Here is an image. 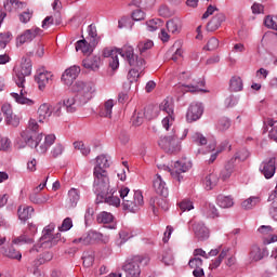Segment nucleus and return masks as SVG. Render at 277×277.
<instances>
[{
  "label": "nucleus",
  "instance_id": "1",
  "mask_svg": "<svg viewBox=\"0 0 277 277\" xmlns=\"http://www.w3.org/2000/svg\"><path fill=\"white\" fill-rule=\"evenodd\" d=\"M13 72V78L17 88H19V93H11L12 98L18 105H28V107H31L34 101L27 98V89L25 88V83H27L25 77L31 75V60L23 57L21 66L14 67Z\"/></svg>",
  "mask_w": 277,
  "mask_h": 277
},
{
  "label": "nucleus",
  "instance_id": "2",
  "mask_svg": "<svg viewBox=\"0 0 277 277\" xmlns=\"http://www.w3.org/2000/svg\"><path fill=\"white\" fill-rule=\"evenodd\" d=\"M118 55H121L129 66H146V61L144 58L135 55V50L133 47L126 44L119 50H114L111 48H105L103 51L104 57H109V66L113 70H117L120 66V61H118Z\"/></svg>",
  "mask_w": 277,
  "mask_h": 277
},
{
  "label": "nucleus",
  "instance_id": "3",
  "mask_svg": "<svg viewBox=\"0 0 277 277\" xmlns=\"http://www.w3.org/2000/svg\"><path fill=\"white\" fill-rule=\"evenodd\" d=\"M120 198L122 200V206L124 211H130V213H137L144 207V195L140 190L131 189L127 186H122L119 190Z\"/></svg>",
  "mask_w": 277,
  "mask_h": 277
},
{
  "label": "nucleus",
  "instance_id": "4",
  "mask_svg": "<svg viewBox=\"0 0 277 277\" xmlns=\"http://www.w3.org/2000/svg\"><path fill=\"white\" fill-rule=\"evenodd\" d=\"M96 167L94 168V183L96 192H105L109 187V176L105 168H109V160L105 155L97 156Z\"/></svg>",
  "mask_w": 277,
  "mask_h": 277
},
{
  "label": "nucleus",
  "instance_id": "5",
  "mask_svg": "<svg viewBox=\"0 0 277 277\" xmlns=\"http://www.w3.org/2000/svg\"><path fill=\"white\" fill-rule=\"evenodd\" d=\"M172 131V134L164 135L158 141V146H160V148H162V150H164V153H168L169 155L180 153L181 140H185V137H187V130H184V134L182 137H179V134H176V131H174V129Z\"/></svg>",
  "mask_w": 277,
  "mask_h": 277
},
{
  "label": "nucleus",
  "instance_id": "6",
  "mask_svg": "<svg viewBox=\"0 0 277 277\" xmlns=\"http://www.w3.org/2000/svg\"><path fill=\"white\" fill-rule=\"evenodd\" d=\"M55 232V224H50L43 228V235L40 238L41 248L48 249L53 248V246H57L60 241H62V234L57 233L53 235Z\"/></svg>",
  "mask_w": 277,
  "mask_h": 277
},
{
  "label": "nucleus",
  "instance_id": "7",
  "mask_svg": "<svg viewBox=\"0 0 277 277\" xmlns=\"http://www.w3.org/2000/svg\"><path fill=\"white\" fill-rule=\"evenodd\" d=\"M144 261L145 265H147L148 259L141 255H135L132 259L126 261L122 266L126 277H140V274H142V268H140V264L144 263Z\"/></svg>",
  "mask_w": 277,
  "mask_h": 277
},
{
  "label": "nucleus",
  "instance_id": "8",
  "mask_svg": "<svg viewBox=\"0 0 277 277\" xmlns=\"http://www.w3.org/2000/svg\"><path fill=\"white\" fill-rule=\"evenodd\" d=\"M74 92L77 93L76 98L80 100V105H85L92 100V94H94V84L78 81L72 85Z\"/></svg>",
  "mask_w": 277,
  "mask_h": 277
},
{
  "label": "nucleus",
  "instance_id": "9",
  "mask_svg": "<svg viewBox=\"0 0 277 277\" xmlns=\"http://www.w3.org/2000/svg\"><path fill=\"white\" fill-rule=\"evenodd\" d=\"M39 128L40 126H38V121H36V119L29 120L27 129L21 133L25 144H28L29 146H38V141L34 140H36L38 135H42L38 133Z\"/></svg>",
  "mask_w": 277,
  "mask_h": 277
},
{
  "label": "nucleus",
  "instance_id": "10",
  "mask_svg": "<svg viewBox=\"0 0 277 277\" xmlns=\"http://www.w3.org/2000/svg\"><path fill=\"white\" fill-rule=\"evenodd\" d=\"M109 180L108 187L105 190H96L95 184H93V192L97 197L102 198L106 205H110V207H120V197H118V192L110 189L109 190Z\"/></svg>",
  "mask_w": 277,
  "mask_h": 277
},
{
  "label": "nucleus",
  "instance_id": "11",
  "mask_svg": "<svg viewBox=\"0 0 277 277\" xmlns=\"http://www.w3.org/2000/svg\"><path fill=\"white\" fill-rule=\"evenodd\" d=\"M248 150L242 149L236 154L234 158H232L227 164L225 166V169L221 172V179L222 181H228L230 176H233V172H235V161H246L248 159Z\"/></svg>",
  "mask_w": 277,
  "mask_h": 277
},
{
  "label": "nucleus",
  "instance_id": "12",
  "mask_svg": "<svg viewBox=\"0 0 277 277\" xmlns=\"http://www.w3.org/2000/svg\"><path fill=\"white\" fill-rule=\"evenodd\" d=\"M157 111H159L158 107H148L144 111H134L132 116V124L134 127H141V124H144V118H147L148 120H153V118H157Z\"/></svg>",
  "mask_w": 277,
  "mask_h": 277
},
{
  "label": "nucleus",
  "instance_id": "13",
  "mask_svg": "<svg viewBox=\"0 0 277 277\" xmlns=\"http://www.w3.org/2000/svg\"><path fill=\"white\" fill-rule=\"evenodd\" d=\"M192 168V162H189L187 159L177 160L175 161L172 169H169V172L175 181L181 183V180L183 179V174L187 172Z\"/></svg>",
  "mask_w": 277,
  "mask_h": 277
},
{
  "label": "nucleus",
  "instance_id": "14",
  "mask_svg": "<svg viewBox=\"0 0 277 277\" xmlns=\"http://www.w3.org/2000/svg\"><path fill=\"white\" fill-rule=\"evenodd\" d=\"M34 142H37V146H30V148H36L37 153L39 155H44L55 144V135L49 134L45 136L44 142H42V134L38 135L36 138H34Z\"/></svg>",
  "mask_w": 277,
  "mask_h": 277
},
{
  "label": "nucleus",
  "instance_id": "15",
  "mask_svg": "<svg viewBox=\"0 0 277 277\" xmlns=\"http://www.w3.org/2000/svg\"><path fill=\"white\" fill-rule=\"evenodd\" d=\"M42 34V29L36 27L26 29L22 35H19L16 38V45L23 47L26 42H31V40H35L37 36H40Z\"/></svg>",
  "mask_w": 277,
  "mask_h": 277
},
{
  "label": "nucleus",
  "instance_id": "16",
  "mask_svg": "<svg viewBox=\"0 0 277 277\" xmlns=\"http://www.w3.org/2000/svg\"><path fill=\"white\" fill-rule=\"evenodd\" d=\"M203 111L202 104L196 102L192 103L186 114L187 122H196V120H200Z\"/></svg>",
  "mask_w": 277,
  "mask_h": 277
},
{
  "label": "nucleus",
  "instance_id": "17",
  "mask_svg": "<svg viewBox=\"0 0 277 277\" xmlns=\"http://www.w3.org/2000/svg\"><path fill=\"white\" fill-rule=\"evenodd\" d=\"M103 239V234L94 230H90L82 237L75 239L74 243H82V246H90V243H95V241H101Z\"/></svg>",
  "mask_w": 277,
  "mask_h": 277
},
{
  "label": "nucleus",
  "instance_id": "18",
  "mask_svg": "<svg viewBox=\"0 0 277 277\" xmlns=\"http://www.w3.org/2000/svg\"><path fill=\"white\" fill-rule=\"evenodd\" d=\"M79 72H81V68L79 66H71L67 68L62 75V81L65 85H72L77 77H79Z\"/></svg>",
  "mask_w": 277,
  "mask_h": 277
},
{
  "label": "nucleus",
  "instance_id": "19",
  "mask_svg": "<svg viewBox=\"0 0 277 277\" xmlns=\"http://www.w3.org/2000/svg\"><path fill=\"white\" fill-rule=\"evenodd\" d=\"M153 187L155 192L159 194V196H163L164 198L168 196V184H166V181L161 174H156L153 181Z\"/></svg>",
  "mask_w": 277,
  "mask_h": 277
},
{
  "label": "nucleus",
  "instance_id": "20",
  "mask_svg": "<svg viewBox=\"0 0 277 277\" xmlns=\"http://www.w3.org/2000/svg\"><path fill=\"white\" fill-rule=\"evenodd\" d=\"M79 200H81V190L79 188H70L66 200L67 209H75L79 205Z\"/></svg>",
  "mask_w": 277,
  "mask_h": 277
},
{
  "label": "nucleus",
  "instance_id": "21",
  "mask_svg": "<svg viewBox=\"0 0 277 277\" xmlns=\"http://www.w3.org/2000/svg\"><path fill=\"white\" fill-rule=\"evenodd\" d=\"M36 81L39 85L40 90H44L47 85L50 83H53V74L50 71H39L38 75L36 76Z\"/></svg>",
  "mask_w": 277,
  "mask_h": 277
},
{
  "label": "nucleus",
  "instance_id": "22",
  "mask_svg": "<svg viewBox=\"0 0 277 277\" xmlns=\"http://www.w3.org/2000/svg\"><path fill=\"white\" fill-rule=\"evenodd\" d=\"M260 170L265 179H272L276 174V158H271L267 162H263Z\"/></svg>",
  "mask_w": 277,
  "mask_h": 277
},
{
  "label": "nucleus",
  "instance_id": "23",
  "mask_svg": "<svg viewBox=\"0 0 277 277\" xmlns=\"http://www.w3.org/2000/svg\"><path fill=\"white\" fill-rule=\"evenodd\" d=\"M188 267L193 271V276L195 277H203L205 269L202 268V259L200 258H192L188 262Z\"/></svg>",
  "mask_w": 277,
  "mask_h": 277
},
{
  "label": "nucleus",
  "instance_id": "24",
  "mask_svg": "<svg viewBox=\"0 0 277 277\" xmlns=\"http://www.w3.org/2000/svg\"><path fill=\"white\" fill-rule=\"evenodd\" d=\"M263 256H265V251L259 247V245L254 243L249 249V261L250 263H256L261 260H263Z\"/></svg>",
  "mask_w": 277,
  "mask_h": 277
},
{
  "label": "nucleus",
  "instance_id": "25",
  "mask_svg": "<svg viewBox=\"0 0 277 277\" xmlns=\"http://www.w3.org/2000/svg\"><path fill=\"white\" fill-rule=\"evenodd\" d=\"M193 230L195 237L198 238V241H206V239L209 237V228H207V226H205L202 223H195L193 225Z\"/></svg>",
  "mask_w": 277,
  "mask_h": 277
},
{
  "label": "nucleus",
  "instance_id": "26",
  "mask_svg": "<svg viewBox=\"0 0 277 277\" xmlns=\"http://www.w3.org/2000/svg\"><path fill=\"white\" fill-rule=\"evenodd\" d=\"M63 105L68 114H75L77 107L83 104H81V100L77 98V96H69L64 100Z\"/></svg>",
  "mask_w": 277,
  "mask_h": 277
},
{
  "label": "nucleus",
  "instance_id": "27",
  "mask_svg": "<svg viewBox=\"0 0 277 277\" xmlns=\"http://www.w3.org/2000/svg\"><path fill=\"white\" fill-rule=\"evenodd\" d=\"M226 21V16L224 13H217L212 19L208 23L207 29L208 31H215L222 27V24Z\"/></svg>",
  "mask_w": 277,
  "mask_h": 277
},
{
  "label": "nucleus",
  "instance_id": "28",
  "mask_svg": "<svg viewBox=\"0 0 277 277\" xmlns=\"http://www.w3.org/2000/svg\"><path fill=\"white\" fill-rule=\"evenodd\" d=\"M17 215L22 222H27L34 215V207L21 206L17 210Z\"/></svg>",
  "mask_w": 277,
  "mask_h": 277
},
{
  "label": "nucleus",
  "instance_id": "29",
  "mask_svg": "<svg viewBox=\"0 0 277 277\" xmlns=\"http://www.w3.org/2000/svg\"><path fill=\"white\" fill-rule=\"evenodd\" d=\"M25 8H27V2L19 0H6V2H4V10H6V12H12V10H25Z\"/></svg>",
  "mask_w": 277,
  "mask_h": 277
},
{
  "label": "nucleus",
  "instance_id": "30",
  "mask_svg": "<svg viewBox=\"0 0 277 277\" xmlns=\"http://www.w3.org/2000/svg\"><path fill=\"white\" fill-rule=\"evenodd\" d=\"M51 114H53V110H51V104H41L38 108L39 122H44V120L51 118Z\"/></svg>",
  "mask_w": 277,
  "mask_h": 277
},
{
  "label": "nucleus",
  "instance_id": "31",
  "mask_svg": "<svg viewBox=\"0 0 277 277\" xmlns=\"http://www.w3.org/2000/svg\"><path fill=\"white\" fill-rule=\"evenodd\" d=\"M84 68L89 70H98L101 66V56H91L82 62Z\"/></svg>",
  "mask_w": 277,
  "mask_h": 277
},
{
  "label": "nucleus",
  "instance_id": "32",
  "mask_svg": "<svg viewBox=\"0 0 277 277\" xmlns=\"http://www.w3.org/2000/svg\"><path fill=\"white\" fill-rule=\"evenodd\" d=\"M220 183V174L217 172L212 171L205 179V185L207 189H213Z\"/></svg>",
  "mask_w": 277,
  "mask_h": 277
},
{
  "label": "nucleus",
  "instance_id": "33",
  "mask_svg": "<svg viewBox=\"0 0 277 277\" xmlns=\"http://www.w3.org/2000/svg\"><path fill=\"white\" fill-rule=\"evenodd\" d=\"M114 105H116V102L114 100H107L100 110V116L102 118H111Z\"/></svg>",
  "mask_w": 277,
  "mask_h": 277
},
{
  "label": "nucleus",
  "instance_id": "34",
  "mask_svg": "<svg viewBox=\"0 0 277 277\" xmlns=\"http://www.w3.org/2000/svg\"><path fill=\"white\" fill-rule=\"evenodd\" d=\"M230 92H241L243 90V80L239 76H233L229 80Z\"/></svg>",
  "mask_w": 277,
  "mask_h": 277
},
{
  "label": "nucleus",
  "instance_id": "35",
  "mask_svg": "<svg viewBox=\"0 0 277 277\" xmlns=\"http://www.w3.org/2000/svg\"><path fill=\"white\" fill-rule=\"evenodd\" d=\"M216 202L221 209H230L235 205L234 199L230 196L219 195Z\"/></svg>",
  "mask_w": 277,
  "mask_h": 277
},
{
  "label": "nucleus",
  "instance_id": "36",
  "mask_svg": "<svg viewBox=\"0 0 277 277\" xmlns=\"http://www.w3.org/2000/svg\"><path fill=\"white\" fill-rule=\"evenodd\" d=\"M3 256H6L8 259H13L15 261H21L23 259V253L21 251L16 250L14 246H10L8 249L2 251Z\"/></svg>",
  "mask_w": 277,
  "mask_h": 277
},
{
  "label": "nucleus",
  "instance_id": "37",
  "mask_svg": "<svg viewBox=\"0 0 277 277\" xmlns=\"http://www.w3.org/2000/svg\"><path fill=\"white\" fill-rule=\"evenodd\" d=\"M145 66L146 65H143L142 67L132 66V68L130 69V71L128 74V79H129L130 83H133V81H137V79H140V76L142 75V72H144Z\"/></svg>",
  "mask_w": 277,
  "mask_h": 277
},
{
  "label": "nucleus",
  "instance_id": "38",
  "mask_svg": "<svg viewBox=\"0 0 277 277\" xmlns=\"http://www.w3.org/2000/svg\"><path fill=\"white\" fill-rule=\"evenodd\" d=\"M181 19L172 18L167 22V29L170 34H180L181 32Z\"/></svg>",
  "mask_w": 277,
  "mask_h": 277
},
{
  "label": "nucleus",
  "instance_id": "39",
  "mask_svg": "<svg viewBox=\"0 0 277 277\" xmlns=\"http://www.w3.org/2000/svg\"><path fill=\"white\" fill-rule=\"evenodd\" d=\"M76 51H81V53H83V55H90L92 53V51H94V48H92L90 45V43H88V41H85V39H83V40H79L76 43Z\"/></svg>",
  "mask_w": 277,
  "mask_h": 277
},
{
  "label": "nucleus",
  "instance_id": "40",
  "mask_svg": "<svg viewBox=\"0 0 277 277\" xmlns=\"http://www.w3.org/2000/svg\"><path fill=\"white\" fill-rule=\"evenodd\" d=\"M159 110L167 114V116H174V104L168 100H163L159 105Z\"/></svg>",
  "mask_w": 277,
  "mask_h": 277
},
{
  "label": "nucleus",
  "instance_id": "41",
  "mask_svg": "<svg viewBox=\"0 0 277 277\" xmlns=\"http://www.w3.org/2000/svg\"><path fill=\"white\" fill-rule=\"evenodd\" d=\"M51 197L49 195H38V194H32L29 197L30 202L34 205H47Z\"/></svg>",
  "mask_w": 277,
  "mask_h": 277
},
{
  "label": "nucleus",
  "instance_id": "42",
  "mask_svg": "<svg viewBox=\"0 0 277 277\" xmlns=\"http://www.w3.org/2000/svg\"><path fill=\"white\" fill-rule=\"evenodd\" d=\"M261 202V198L259 197H250L248 199H246L245 201H242L241 207L248 211L250 209H254V207H256V205H259Z\"/></svg>",
  "mask_w": 277,
  "mask_h": 277
},
{
  "label": "nucleus",
  "instance_id": "43",
  "mask_svg": "<svg viewBox=\"0 0 277 277\" xmlns=\"http://www.w3.org/2000/svg\"><path fill=\"white\" fill-rule=\"evenodd\" d=\"M96 220L98 224H111L114 222V214L104 211L97 215Z\"/></svg>",
  "mask_w": 277,
  "mask_h": 277
},
{
  "label": "nucleus",
  "instance_id": "44",
  "mask_svg": "<svg viewBox=\"0 0 277 277\" xmlns=\"http://www.w3.org/2000/svg\"><path fill=\"white\" fill-rule=\"evenodd\" d=\"M186 88V92H207L202 90V88H205V80H199L197 82L187 84Z\"/></svg>",
  "mask_w": 277,
  "mask_h": 277
},
{
  "label": "nucleus",
  "instance_id": "45",
  "mask_svg": "<svg viewBox=\"0 0 277 277\" xmlns=\"http://www.w3.org/2000/svg\"><path fill=\"white\" fill-rule=\"evenodd\" d=\"M50 261H53V252L44 251L39 255L36 265H44V263H49Z\"/></svg>",
  "mask_w": 277,
  "mask_h": 277
},
{
  "label": "nucleus",
  "instance_id": "46",
  "mask_svg": "<svg viewBox=\"0 0 277 277\" xmlns=\"http://www.w3.org/2000/svg\"><path fill=\"white\" fill-rule=\"evenodd\" d=\"M74 148L75 150H80L81 155L87 157V155H90V147L84 145L82 141H76L74 142Z\"/></svg>",
  "mask_w": 277,
  "mask_h": 277
},
{
  "label": "nucleus",
  "instance_id": "47",
  "mask_svg": "<svg viewBox=\"0 0 277 277\" xmlns=\"http://www.w3.org/2000/svg\"><path fill=\"white\" fill-rule=\"evenodd\" d=\"M216 129L221 132L228 131L230 129V119L226 117L221 118L216 124Z\"/></svg>",
  "mask_w": 277,
  "mask_h": 277
},
{
  "label": "nucleus",
  "instance_id": "48",
  "mask_svg": "<svg viewBox=\"0 0 277 277\" xmlns=\"http://www.w3.org/2000/svg\"><path fill=\"white\" fill-rule=\"evenodd\" d=\"M146 25L148 31H157V29H159L163 25V22L159 18H156L146 22Z\"/></svg>",
  "mask_w": 277,
  "mask_h": 277
},
{
  "label": "nucleus",
  "instance_id": "49",
  "mask_svg": "<svg viewBox=\"0 0 277 277\" xmlns=\"http://www.w3.org/2000/svg\"><path fill=\"white\" fill-rule=\"evenodd\" d=\"M159 16H162V18H170V16H174V11H172L168 5L162 4L158 9Z\"/></svg>",
  "mask_w": 277,
  "mask_h": 277
},
{
  "label": "nucleus",
  "instance_id": "50",
  "mask_svg": "<svg viewBox=\"0 0 277 277\" xmlns=\"http://www.w3.org/2000/svg\"><path fill=\"white\" fill-rule=\"evenodd\" d=\"M154 45L155 43L153 42V40H144L138 42L137 49L142 54V53H146V51L150 50V48Z\"/></svg>",
  "mask_w": 277,
  "mask_h": 277
},
{
  "label": "nucleus",
  "instance_id": "51",
  "mask_svg": "<svg viewBox=\"0 0 277 277\" xmlns=\"http://www.w3.org/2000/svg\"><path fill=\"white\" fill-rule=\"evenodd\" d=\"M12 243H14L15 246H21V243H34V238L28 237L27 235L24 234L13 239Z\"/></svg>",
  "mask_w": 277,
  "mask_h": 277
},
{
  "label": "nucleus",
  "instance_id": "52",
  "mask_svg": "<svg viewBox=\"0 0 277 277\" xmlns=\"http://www.w3.org/2000/svg\"><path fill=\"white\" fill-rule=\"evenodd\" d=\"M174 115H167L161 121L163 129H166V131H170V128L174 126Z\"/></svg>",
  "mask_w": 277,
  "mask_h": 277
},
{
  "label": "nucleus",
  "instance_id": "53",
  "mask_svg": "<svg viewBox=\"0 0 277 277\" xmlns=\"http://www.w3.org/2000/svg\"><path fill=\"white\" fill-rule=\"evenodd\" d=\"M12 40V34L10 32H0V49H5L8 42Z\"/></svg>",
  "mask_w": 277,
  "mask_h": 277
},
{
  "label": "nucleus",
  "instance_id": "54",
  "mask_svg": "<svg viewBox=\"0 0 277 277\" xmlns=\"http://www.w3.org/2000/svg\"><path fill=\"white\" fill-rule=\"evenodd\" d=\"M205 214L207 215V217H217V208H215L214 205L209 203L208 206H206Z\"/></svg>",
  "mask_w": 277,
  "mask_h": 277
},
{
  "label": "nucleus",
  "instance_id": "55",
  "mask_svg": "<svg viewBox=\"0 0 277 277\" xmlns=\"http://www.w3.org/2000/svg\"><path fill=\"white\" fill-rule=\"evenodd\" d=\"M179 207L183 212L192 211V209H194V203L189 201V199H184L179 203Z\"/></svg>",
  "mask_w": 277,
  "mask_h": 277
},
{
  "label": "nucleus",
  "instance_id": "56",
  "mask_svg": "<svg viewBox=\"0 0 277 277\" xmlns=\"http://www.w3.org/2000/svg\"><path fill=\"white\" fill-rule=\"evenodd\" d=\"M34 16V11H25L19 14V21L21 23L27 24L31 21V17Z\"/></svg>",
  "mask_w": 277,
  "mask_h": 277
},
{
  "label": "nucleus",
  "instance_id": "57",
  "mask_svg": "<svg viewBox=\"0 0 277 277\" xmlns=\"http://www.w3.org/2000/svg\"><path fill=\"white\" fill-rule=\"evenodd\" d=\"M193 142H195V144H199L200 146H205V144H207V137L196 132L193 134Z\"/></svg>",
  "mask_w": 277,
  "mask_h": 277
},
{
  "label": "nucleus",
  "instance_id": "58",
  "mask_svg": "<svg viewBox=\"0 0 277 277\" xmlns=\"http://www.w3.org/2000/svg\"><path fill=\"white\" fill-rule=\"evenodd\" d=\"M5 122L11 127H18V124H21V118H18L16 115H11L10 117L5 118Z\"/></svg>",
  "mask_w": 277,
  "mask_h": 277
},
{
  "label": "nucleus",
  "instance_id": "59",
  "mask_svg": "<svg viewBox=\"0 0 277 277\" xmlns=\"http://www.w3.org/2000/svg\"><path fill=\"white\" fill-rule=\"evenodd\" d=\"M82 259L84 267H92L94 265V254L84 253Z\"/></svg>",
  "mask_w": 277,
  "mask_h": 277
},
{
  "label": "nucleus",
  "instance_id": "60",
  "mask_svg": "<svg viewBox=\"0 0 277 277\" xmlns=\"http://www.w3.org/2000/svg\"><path fill=\"white\" fill-rule=\"evenodd\" d=\"M70 228H72V219L70 217H66L62 225L58 227L61 232L70 230Z\"/></svg>",
  "mask_w": 277,
  "mask_h": 277
},
{
  "label": "nucleus",
  "instance_id": "61",
  "mask_svg": "<svg viewBox=\"0 0 277 277\" xmlns=\"http://www.w3.org/2000/svg\"><path fill=\"white\" fill-rule=\"evenodd\" d=\"M132 18L133 21H144V18H146V13H144L142 9H136L132 12Z\"/></svg>",
  "mask_w": 277,
  "mask_h": 277
},
{
  "label": "nucleus",
  "instance_id": "62",
  "mask_svg": "<svg viewBox=\"0 0 277 277\" xmlns=\"http://www.w3.org/2000/svg\"><path fill=\"white\" fill-rule=\"evenodd\" d=\"M220 47V41L217 38H211L207 43V50L208 51H215Z\"/></svg>",
  "mask_w": 277,
  "mask_h": 277
},
{
  "label": "nucleus",
  "instance_id": "63",
  "mask_svg": "<svg viewBox=\"0 0 277 277\" xmlns=\"http://www.w3.org/2000/svg\"><path fill=\"white\" fill-rule=\"evenodd\" d=\"M62 153H64V145L63 144H56L53 148H52V156L54 158L60 157V155H62Z\"/></svg>",
  "mask_w": 277,
  "mask_h": 277
},
{
  "label": "nucleus",
  "instance_id": "64",
  "mask_svg": "<svg viewBox=\"0 0 277 277\" xmlns=\"http://www.w3.org/2000/svg\"><path fill=\"white\" fill-rule=\"evenodd\" d=\"M269 215L277 222V200L273 199L271 209H269Z\"/></svg>",
  "mask_w": 277,
  "mask_h": 277
}]
</instances>
